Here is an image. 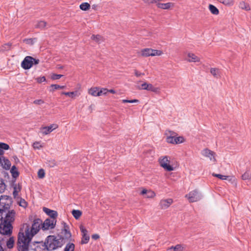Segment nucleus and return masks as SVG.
I'll return each mask as SVG.
<instances>
[{
  "instance_id": "864d4df0",
  "label": "nucleus",
  "mask_w": 251,
  "mask_h": 251,
  "mask_svg": "<svg viewBox=\"0 0 251 251\" xmlns=\"http://www.w3.org/2000/svg\"><path fill=\"white\" fill-rule=\"evenodd\" d=\"M148 83H146V82H144L143 83L140 87H139L138 88L139 89H140V90H147V88H148Z\"/></svg>"
},
{
  "instance_id": "f3484780",
  "label": "nucleus",
  "mask_w": 251,
  "mask_h": 251,
  "mask_svg": "<svg viewBox=\"0 0 251 251\" xmlns=\"http://www.w3.org/2000/svg\"><path fill=\"white\" fill-rule=\"evenodd\" d=\"M35 250V251H47V250L48 251L47 240H46L45 242H41L38 243Z\"/></svg>"
},
{
  "instance_id": "9d476101",
  "label": "nucleus",
  "mask_w": 251,
  "mask_h": 251,
  "mask_svg": "<svg viewBox=\"0 0 251 251\" xmlns=\"http://www.w3.org/2000/svg\"><path fill=\"white\" fill-rule=\"evenodd\" d=\"M56 220L52 219H47L42 224V228L43 230H48L54 227L56 224Z\"/></svg>"
},
{
  "instance_id": "6e6d98bb",
  "label": "nucleus",
  "mask_w": 251,
  "mask_h": 251,
  "mask_svg": "<svg viewBox=\"0 0 251 251\" xmlns=\"http://www.w3.org/2000/svg\"><path fill=\"white\" fill-rule=\"evenodd\" d=\"M46 80L45 76L39 77L36 78V80L38 83H41L45 81Z\"/></svg>"
},
{
  "instance_id": "c9c22d12",
  "label": "nucleus",
  "mask_w": 251,
  "mask_h": 251,
  "mask_svg": "<svg viewBox=\"0 0 251 251\" xmlns=\"http://www.w3.org/2000/svg\"><path fill=\"white\" fill-rule=\"evenodd\" d=\"M91 39L98 43H100L102 40V37L99 35H93Z\"/></svg>"
},
{
  "instance_id": "e2e57ef3",
  "label": "nucleus",
  "mask_w": 251,
  "mask_h": 251,
  "mask_svg": "<svg viewBox=\"0 0 251 251\" xmlns=\"http://www.w3.org/2000/svg\"><path fill=\"white\" fill-rule=\"evenodd\" d=\"M148 89H147V90L148 91H151L153 87V86L151 84H150V83H148Z\"/></svg>"
},
{
  "instance_id": "39448f33",
  "label": "nucleus",
  "mask_w": 251,
  "mask_h": 251,
  "mask_svg": "<svg viewBox=\"0 0 251 251\" xmlns=\"http://www.w3.org/2000/svg\"><path fill=\"white\" fill-rule=\"evenodd\" d=\"M40 60L38 59L34 58L30 56H26L21 63V67L25 70L30 69L33 65H37L39 63Z\"/></svg>"
},
{
  "instance_id": "f704fd0d",
  "label": "nucleus",
  "mask_w": 251,
  "mask_h": 251,
  "mask_svg": "<svg viewBox=\"0 0 251 251\" xmlns=\"http://www.w3.org/2000/svg\"><path fill=\"white\" fill-rule=\"evenodd\" d=\"M6 188V185L5 184L2 179L0 178V193H3Z\"/></svg>"
},
{
  "instance_id": "774afa93",
  "label": "nucleus",
  "mask_w": 251,
  "mask_h": 251,
  "mask_svg": "<svg viewBox=\"0 0 251 251\" xmlns=\"http://www.w3.org/2000/svg\"><path fill=\"white\" fill-rule=\"evenodd\" d=\"M4 154V151L2 149H0V157L3 156V155Z\"/></svg>"
},
{
  "instance_id": "49530a36",
  "label": "nucleus",
  "mask_w": 251,
  "mask_h": 251,
  "mask_svg": "<svg viewBox=\"0 0 251 251\" xmlns=\"http://www.w3.org/2000/svg\"><path fill=\"white\" fill-rule=\"evenodd\" d=\"M23 42L29 45H33L34 43V39L31 38L25 39L23 40Z\"/></svg>"
},
{
  "instance_id": "69168bd1",
  "label": "nucleus",
  "mask_w": 251,
  "mask_h": 251,
  "mask_svg": "<svg viewBox=\"0 0 251 251\" xmlns=\"http://www.w3.org/2000/svg\"><path fill=\"white\" fill-rule=\"evenodd\" d=\"M100 237L99 235L98 234H94L92 236V238L94 239H97Z\"/></svg>"
},
{
  "instance_id": "ea45409f",
  "label": "nucleus",
  "mask_w": 251,
  "mask_h": 251,
  "mask_svg": "<svg viewBox=\"0 0 251 251\" xmlns=\"http://www.w3.org/2000/svg\"><path fill=\"white\" fill-rule=\"evenodd\" d=\"M212 176H214L217 177L221 180H226L227 179V178L228 177V176H224V175H220V174H214V173H213L212 174Z\"/></svg>"
},
{
  "instance_id": "9b49d317",
  "label": "nucleus",
  "mask_w": 251,
  "mask_h": 251,
  "mask_svg": "<svg viewBox=\"0 0 251 251\" xmlns=\"http://www.w3.org/2000/svg\"><path fill=\"white\" fill-rule=\"evenodd\" d=\"M63 225V228L61 232V237L64 239V241L66 242V240H68L71 237V233L69 231V226L64 222L62 223Z\"/></svg>"
},
{
  "instance_id": "a211bd4d",
  "label": "nucleus",
  "mask_w": 251,
  "mask_h": 251,
  "mask_svg": "<svg viewBox=\"0 0 251 251\" xmlns=\"http://www.w3.org/2000/svg\"><path fill=\"white\" fill-rule=\"evenodd\" d=\"M100 87H92L88 90V94L93 97L100 96Z\"/></svg>"
},
{
  "instance_id": "c756f323",
  "label": "nucleus",
  "mask_w": 251,
  "mask_h": 251,
  "mask_svg": "<svg viewBox=\"0 0 251 251\" xmlns=\"http://www.w3.org/2000/svg\"><path fill=\"white\" fill-rule=\"evenodd\" d=\"M163 54V52L161 50H154L151 49V56H161Z\"/></svg>"
},
{
  "instance_id": "603ef678",
  "label": "nucleus",
  "mask_w": 251,
  "mask_h": 251,
  "mask_svg": "<svg viewBox=\"0 0 251 251\" xmlns=\"http://www.w3.org/2000/svg\"><path fill=\"white\" fill-rule=\"evenodd\" d=\"M50 87L53 88V89H64L65 88V86H60L57 84H51Z\"/></svg>"
},
{
  "instance_id": "4be33fe9",
  "label": "nucleus",
  "mask_w": 251,
  "mask_h": 251,
  "mask_svg": "<svg viewBox=\"0 0 251 251\" xmlns=\"http://www.w3.org/2000/svg\"><path fill=\"white\" fill-rule=\"evenodd\" d=\"M174 4L171 2H168L166 3H157V6L158 8L162 9H168L171 6H173Z\"/></svg>"
},
{
  "instance_id": "f257e3e1",
  "label": "nucleus",
  "mask_w": 251,
  "mask_h": 251,
  "mask_svg": "<svg viewBox=\"0 0 251 251\" xmlns=\"http://www.w3.org/2000/svg\"><path fill=\"white\" fill-rule=\"evenodd\" d=\"M10 203V201L7 198H0V221L12 225L15 220L16 212L9 209Z\"/></svg>"
},
{
  "instance_id": "5fc2aeb1",
  "label": "nucleus",
  "mask_w": 251,
  "mask_h": 251,
  "mask_svg": "<svg viewBox=\"0 0 251 251\" xmlns=\"http://www.w3.org/2000/svg\"><path fill=\"white\" fill-rule=\"evenodd\" d=\"M33 103L36 105H41L44 103V101L41 99L34 100Z\"/></svg>"
},
{
  "instance_id": "37998d69",
  "label": "nucleus",
  "mask_w": 251,
  "mask_h": 251,
  "mask_svg": "<svg viewBox=\"0 0 251 251\" xmlns=\"http://www.w3.org/2000/svg\"><path fill=\"white\" fill-rule=\"evenodd\" d=\"M19 204L20 206H22L24 208H25L27 205L26 201L23 199H21L20 201L19 202Z\"/></svg>"
},
{
  "instance_id": "3c124183",
  "label": "nucleus",
  "mask_w": 251,
  "mask_h": 251,
  "mask_svg": "<svg viewBox=\"0 0 251 251\" xmlns=\"http://www.w3.org/2000/svg\"><path fill=\"white\" fill-rule=\"evenodd\" d=\"M63 75H57L53 74L51 75V78L53 80L58 79L61 78Z\"/></svg>"
},
{
  "instance_id": "e433bc0d",
  "label": "nucleus",
  "mask_w": 251,
  "mask_h": 251,
  "mask_svg": "<svg viewBox=\"0 0 251 251\" xmlns=\"http://www.w3.org/2000/svg\"><path fill=\"white\" fill-rule=\"evenodd\" d=\"M242 178L243 180H247L251 178V174L248 172L246 171L242 176Z\"/></svg>"
},
{
  "instance_id": "a18cd8bd",
  "label": "nucleus",
  "mask_w": 251,
  "mask_h": 251,
  "mask_svg": "<svg viewBox=\"0 0 251 251\" xmlns=\"http://www.w3.org/2000/svg\"><path fill=\"white\" fill-rule=\"evenodd\" d=\"M33 147L35 149H40L43 147V146L41 145V143L39 142H35L33 144Z\"/></svg>"
},
{
  "instance_id": "20e7f679",
  "label": "nucleus",
  "mask_w": 251,
  "mask_h": 251,
  "mask_svg": "<svg viewBox=\"0 0 251 251\" xmlns=\"http://www.w3.org/2000/svg\"><path fill=\"white\" fill-rule=\"evenodd\" d=\"M30 241L25 239L24 232L20 231L18 234L17 249L18 251H29V244Z\"/></svg>"
},
{
  "instance_id": "473e14b6",
  "label": "nucleus",
  "mask_w": 251,
  "mask_h": 251,
  "mask_svg": "<svg viewBox=\"0 0 251 251\" xmlns=\"http://www.w3.org/2000/svg\"><path fill=\"white\" fill-rule=\"evenodd\" d=\"M79 7L82 10L86 11L90 8V5L87 2H84L80 5Z\"/></svg>"
},
{
  "instance_id": "c03bdc74",
  "label": "nucleus",
  "mask_w": 251,
  "mask_h": 251,
  "mask_svg": "<svg viewBox=\"0 0 251 251\" xmlns=\"http://www.w3.org/2000/svg\"><path fill=\"white\" fill-rule=\"evenodd\" d=\"M0 149L2 150H8L9 149V146L8 144L4 143H0Z\"/></svg>"
},
{
  "instance_id": "6e6552de",
  "label": "nucleus",
  "mask_w": 251,
  "mask_h": 251,
  "mask_svg": "<svg viewBox=\"0 0 251 251\" xmlns=\"http://www.w3.org/2000/svg\"><path fill=\"white\" fill-rule=\"evenodd\" d=\"M201 153L202 156L208 158L211 162L215 163L216 162V154L213 151L206 148L201 151Z\"/></svg>"
},
{
  "instance_id": "6ab92c4d",
  "label": "nucleus",
  "mask_w": 251,
  "mask_h": 251,
  "mask_svg": "<svg viewBox=\"0 0 251 251\" xmlns=\"http://www.w3.org/2000/svg\"><path fill=\"white\" fill-rule=\"evenodd\" d=\"M185 249V245L183 244H177L175 246H171L168 249V251H183Z\"/></svg>"
},
{
  "instance_id": "79ce46f5",
  "label": "nucleus",
  "mask_w": 251,
  "mask_h": 251,
  "mask_svg": "<svg viewBox=\"0 0 251 251\" xmlns=\"http://www.w3.org/2000/svg\"><path fill=\"white\" fill-rule=\"evenodd\" d=\"M100 96L102 95H106L108 93V89L105 88H101L100 89Z\"/></svg>"
},
{
  "instance_id": "7c9ffc66",
  "label": "nucleus",
  "mask_w": 251,
  "mask_h": 251,
  "mask_svg": "<svg viewBox=\"0 0 251 251\" xmlns=\"http://www.w3.org/2000/svg\"><path fill=\"white\" fill-rule=\"evenodd\" d=\"M75 245L73 243H69L64 249V251H74Z\"/></svg>"
},
{
  "instance_id": "13d9d810",
  "label": "nucleus",
  "mask_w": 251,
  "mask_h": 251,
  "mask_svg": "<svg viewBox=\"0 0 251 251\" xmlns=\"http://www.w3.org/2000/svg\"><path fill=\"white\" fill-rule=\"evenodd\" d=\"M63 95H65L66 96H68L69 97H73V96L75 95V93L74 92H62V93Z\"/></svg>"
},
{
  "instance_id": "423d86ee",
  "label": "nucleus",
  "mask_w": 251,
  "mask_h": 251,
  "mask_svg": "<svg viewBox=\"0 0 251 251\" xmlns=\"http://www.w3.org/2000/svg\"><path fill=\"white\" fill-rule=\"evenodd\" d=\"M159 162L160 165L165 170L168 171L174 170V167L170 165V157L168 156H165L160 157Z\"/></svg>"
},
{
  "instance_id": "cd10ccee",
  "label": "nucleus",
  "mask_w": 251,
  "mask_h": 251,
  "mask_svg": "<svg viewBox=\"0 0 251 251\" xmlns=\"http://www.w3.org/2000/svg\"><path fill=\"white\" fill-rule=\"evenodd\" d=\"M72 214L76 219H78L81 216L82 212L79 210H73Z\"/></svg>"
},
{
  "instance_id": "2f4dec72",
  "label": "nucleus",
  "mask_w": 251,
  "mask_h": 251,
  "mask_svg": "<svg viewBox=\"0 0 251 251\" xmlns=\"http://www.w3.org/2000/svg\"><path fill=\"white\" fill-rule=\"evenodd\" d=\"M21 189V188L19 184H18V185H16L14 187V191L13 192V195L14 198H16L17 196H18V193L19 191H20Z\"/></svg>"
},
{
  "instance_id": "4468645a",
  "label": "nucleus",
  "mask_w": 251,
  "mask_h": 251,
  "mask_svg": "<svg viewBox=\"0 0 251 251\" xmlns=\"http://www.w3.org/2000/svg\"><path fill=\"white\" fill-rule=\"evenodd\" d=\"M173 202L172 199H162L160 201L159 206L162 209L168 208Z\"/></svg>"
},
{
  "instance_id": "1a4fd4ad",
  "label": "nucleus",
  "mask_w": 251,
  "mask_h": 251,
  "mask_svg": "<svg viewBox=\"0 0 251 251\" xmlns=\"http://www.w3.org/2000/svg\"><path fill=\"white\" fill-rule=\"evenodd\" d=\"M185 197L189 202H194L200 201L201 199V195L197 190H194L186 195Z\"/></svg>"
},
{
  "instance_id": "b1692460",
  "label": "nucleus",
  "mask_w": 251,
  "mask_h": 251,
  "mask_svg": "<svg viewBox=\"0 0 251 251\" xmlns=\"http://www.w3.org/2000/svg\"><path fill=\"white\" fill-rule=\"evenodd\" d=\"M217 0L226 6H231L234 3V0Z\"/></svg>"
},
{
  "instance_id": "bf43d9fd",
  "label": "nucleus",
  "mask_w": 251,
  "mask_h": 251,
  "mask_svg": "<svg viewBox=\"0 0 251 251\" xmlns=\"http://www.w3.org/2000/svg\"><path fill=\"white\" fill-rule=\"evenodd\" d=\"M49 165L50 167H53L56 165V162L54 160L50 161L49 162Z\"/></svg>"
},
{
  "instance_id": "0eeeda50",
  "label": "nucleus",
  "mask_w": 251,
  "mask_h": 251,
  "mask_svg": "<svg viewBox=\"0 0 251 251\" xmlns=\"http://www.w3.org/2000/svg\"><path fill=\"white\" fill-rule=\"evenodd\" d=\"M12 226L8 223L0 221V233L3 235H10L12 233Z\"/></svg>"
},
{
  "instance_id": "680f3d73",
  "label": "nucleus",
  "mask_w": 251,
  "mask_h": 251,
  "mask_svg": "<svg viewBox=\"0 0 251 251\" xmlns=\"http://www.w3.org/2000/svg\"><path fill=\"white\" fill-rule=\"evenodd\" d=\"M80 228L82 235L88 234L87 230L83 226H81Z\"/></svg>"
},
{
  "instance_id": "a878e982",
  "label": "nucleus",
  "mask_w": 251,
  "mask_h": 251,
  "mask_svg": "<svg viewBox=\"0 0 251 251\" xmlns=\"http://www.w3.org/2000/svg\"><path fill=\"white\" fill-rule=\"evenodd\" d=\"M15 243L14 238L12 237L9 238V239L6 242V246L8 249H12L14 247Z\"/></svg>"
},
{
  "instance_id": "8fccbe9b",
  "label": "nucleus",
  "mask_w": 251,
  "mask_h": 251,
  "mask_svg": "<svg viewBox=\"0 0 251 251\" xmlns=\"http://www.w3.org/2000/svg\"><path fill=\"white\" fill-rule=\"evenodd\" d=\"M122 101L123 103H126V102L136 103V102H138L139 100H136V99L132 100H122Z\"/></svg>"
},
{
  "instance_id": "393cba45",
  "label": "nucleus",
  "mask_w": 251,
  "mask_h": 251,
  "mask_svg": "<svg viewBox=\"0 0 251 251\" xmlns=\"http://www.w3.org/2000/svg\"><path fill=\"white\" fill-rule=\"evenodd\" d=\"M209 10L210 12L214 15H217L219 13L218 9L212 4L209 5Z\"/></svg>"
},
{
  "instance_id": "338daca9",
  "label": "nucleus",
  "mask_w": 251,
  "mask_h": 251,
  "mask_svg": "<svg viewBox=\"0 0 251 251\" xmlns=\"http://www.w3.org/2000/svg\"><path fill=\"white\" fill-rule=\"evenodd\" d=\"M108 92L110 93H112V94H115L116 93V91L114 90H113V89L108 90Z\"/></svg>"
},
{
  "instance_id": "f8f14e48",
  "label": "nucleus",
  "mask_w": 251,
  "mask_h": 251,
  "mask_svg": "<svg viewBox=\"0 0 251 251\" xmlns=\"http://www.w3.org/2000/svg\"><path fill=\"white\" fill-rule=\"evenodd\" d=\"M174 133L171 134L167 137V142L169 143L177 144L182 143L184 142V138L182 136L175 137L173 136Z\"/></svg>"
},
{
  "instance_id": "7ed1b4c3",
  "label": "nucleus",
  "mask_w": 251,
  "mask_h": 251,
  "mask_svg": "<svg viewBox=\"0 0 251 251\" xmlns=\"http://www.w3.org/2000/svg\"><path fill=\"white\" fill-rule=\"evenodd\" d=\"M42 224V221L39 219H35L32 225L31 228L29 229L27 228L24 233V237L25 239H29L31 241L33 236L35 235L41 228Z\"/></svg>"
},
{
  "instance_id": "4c0bfd02",
  "label": "nucleus",
  "mask_w": 251,
  "mask_h": 251,
  "mask_svg": "<svg viewBox=\"0 0 251 251\" xmlns=\"http://www.w3.org/2000/svg\"><path fill=\"white\" fill-rule=\"evenodd\" d=\"M90 239L89 236L88 234H84L82 235V238L81 240L82 244H86L88 243Z\"/></svg>"
},
{
  "instance_id": "2eb2a0df",
  "label": "nucleus",
  "mask_w": 251,
  "mask_h": 251,
  "mask_svg": "<svg viewBox=\"0 0 251 251\" xmlns=\"http://www.w3.org/2000/svg\"><path fill=\"white\" fill-rule=\"evenodd\" d=\"M185 60L189 62H200V58L192 52H189L187 53V57Z\"/></svg>"
},
{
  "instance_id": "4d7b16f0",
  "label": "nucleus",
  "mask_w": 251,
  "mask_h": 251,
  "mask_svg": "<svg viewBox=\"0 0 251 251\" xmlns=\"http://www.w3.org/2000/svg\"><path fill=\"white\" fill-rule=\"evenodd\" d=\"M151 92H153L156 94H160V89L159 87H155L153 86Z\"/></svg>"
},
{
  "instance_id": "72a5a7b5",
  "label": "nucleus",
  "mask_w": 251,
  "mask_h": 251,
  "mask_svg": "<svg viewBox=\"0 0 251 251\" xmlns=\"http://www.w3.org/2000/svg\"><path fill=\"white\" fill-rule=\"evenodd\" d=\"M46 26V23L45 21H41L37 23L35 25L36 28H43Z\"/></svg>"
},
{
  "instance_id": "c85d7f7f",
  "label": "nucleus",
  "mask_w": 251,
  "mask_h": 251,
  "mask_svg": "<svg viewBox=\"0 0 251 251\" xmlns=\"http://www.w3.org/2000/svg\"><path fill=\"white\" fill-rule=\"evenodd\" d=\"M10 172L12 174V176L14 178H16L19 176V173L15 166L12 167Z\"/></svg>"
},
{
  "instance_id": "f03ea898",
  "label": "nucleus",
  "mask_w": 251,
  "mask_h": 251,
  "mask_svg": "<svg viewBox=\"0 0 251 251\" xmlns=\"http://www.w3.org/2000/svg\"><path fill=\"white\" fill-rule=\"evenodd\" d=\"M46 240L49 251L56 250L65 244L63 238H57L53 235L48 236Z\"/></svg>"
},
{
  "instance_id": "dca6fc26",
  "label": "nucleus",
  "mask_w": 251,
  "mask_h": 251,
  "mask_svg": "<svg viewBox=\"0 0 251 251\" xmlns=\"http://www.w3.org/2000/svg\"><path fill=\"white\" fill-rule=\"evenodd\" d=\"M0 164L5 170H9L10 168L11 163L10 161L4 156L0 157Z\"/></svg>"
},
{
  "instance_id": "412c9836",
  "label": "nucleus",
  "mask_w": 251,
  "mask_h": 251,
  "mask_svg": "<svg viewBox=\"0 0 251 251\" xmlns=\"http://www.w3.org/2000/svg\"><path fill=\"white\" fill-rule=\"evenodd\" d=\"M210 73L216 78H219L221 77V70L217 68H211Z\"/></svg>"
},
{
  "instance_id": "09e8293b",
  "label": "nucleus",
  "mask_w": 251,
  "mask_h": 251,
  "mask_svg": "<svg viewBox=\"0 0 251 251\" xmlns=\"http://www.w3.org/2000/svg\"><path fill=\"white\" fill-rule=\"evenodd\" d=\"M135 75L137 77H140L145 75V74L138 71L137 70L134 71Z\"/></svg>"
},
{
  "instance_id": "0e129e2a",
  "label": "nucleus",
  "mask_w": 251,
  "mask_h": 251,
  "mask_svg": "<svg viewBox=\"0 0 251 251\" xmlns=\"http://www.w3.org/2000/svg\"><path fill=\"white\" fill-rule=\"evenodd\" d=\"M148 190H146V189H143L141 192V194L142 195H144V194H147V192H148Z\"/></svg>"
},
{
  "instance_id": "5701e85b",
  "label": "nucleus",
  "mask_w": 251,
  "mask_h": 251,
  "mask_svg": "<svg viewBox=\"0 0 251 251\" xmlns=\"http://www.w3.org/2000/svg\"><path fill=\"white\" fill-rule=\"evenodd\" d=\"M141 55L143 57H149L151 56V48H146L142 49L141 50Z\"/></svg>"
},
{
  "instance_id": "bb28decb",
  "label": "nucleus",
  "mask_w": 251,
  "mask_h": 251,
  "mask_svg": "<svg viewBox=\"0 0 251 251\" xmlns=\"http://www.w3.org/2000/svg\"><path fill=\"white\" fill-rule=\"evenodd\" d=\"M239 6L240 8L246 10L247 11H248L250 9L249 5L246 3L245 1L240 2Z\"/></svg>"
},
{
  "instance_id": "58836bf2",
  "label": "nucleus",
  "mask_w": 251,
  "mask_h": 251,
  "mask_svg": "<svg viewBox=\"0 0 251 251\" xmlns=\"http://www.w3.org/2000/svg\"><path fill=\"white\" fill-rule=\"evenodd\" d=\"M45 171L43 169H40L38 172V177L39 178H43L45 177Z\"/></svg>"
},
{
  "instance_id": "052dcab7",
  "label": "nucleus",
  "mask_w": 251,
  "mask_h": 251,
  "mask_svg": "<svg viewBox=\"0 0 251 251\" xmlns=\"http://www.w3.org/2000/svg\"><path fill=\"white\" fill-rule=\"evenodd\" d=\"M80 228L82 235L88 234L87 230L83 226H81Z\"/></svg>"
},
{
  "instance_id": "aec40b11",
  "label": "nucleus",
  "mask_w": 251,
  "mask_h": 251,
  "mask_svg": "<svg viewBox=\"0 0 251 251\" xmlns=\"http://www.w3.org/2000/svg\"><path fill=\"white\" fill-rule=\"evenodd\" d=\"M43 211L50 216L51 219H55L57 216V212L55 211L50 210L48 208L44 207Z\"/></svg>"
},
{
  "instance_id": "ddd939ff",
  "label": "nucleus",
  "mask_w": 251,
  "mask_h": 251,
  "mask_svg": "<svg viewBox=\"0 0 251 251\" xmlns=\"http://www.w3.org/2000/svg\"><path fill=\"white\" fill-rule=\"evenodd\" d=\"M58 127V126L57 124H51L49 126H43L40 128V131L43 135H48L53 130Z\"/></svg>"
},
{
  "instance_id": "de8ad7c7",
  "label": "nucleus",
  "mask_w": 251,
  "mask_h": 251,
  "mask_svg": "<svg viewBox=\"0 0 251 251\" xmlns=\"http://www.w3.org/2000/svg\"><path fill=\"white\" fill-rule=\"evenodd\" d=\"M10 44H6L3 46L0 49V51H4L5 50H8L10 47Z\"/></svg>"
},
{
  "instance_id": "a19ab883",
  "label": "nucleus",
  "mask_w": 251,
  "mask_h": 251,
  "mask_svg": "<svg viewBox=\"0 0 251 251\" xmlns=\"http://www.w3.org/2000/svg\"><path fill=\"white\" fill-rule=\"evenodd\" d=\"M155 196V193L151 190H148L146 197L148 198H153Z\"/></svg>"
}]
</instances>
